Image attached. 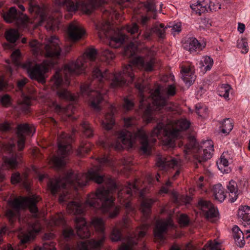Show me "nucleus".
<instances>
[{
	"label": "nucleus",
	"instance_id": "obj_54",
	"mask_svg": "<svg viewBox=\"0 0 250 250\" xmlns=\"http://www.w3.org/2000/svg\"><path fill=\"white\" fill-rule=\"evenodd\" d=\"M188 217L184 214L180 215L178 219V223L181 227H186L189 224Z\"/></svg>",
	"mask_w": 250,
	"mask_h": 250
},
{
	"label": "nucleus",
	"instance_id": "obj_19",
	"mask_svg": "<svg viewBox=\"0 0 250 250\" xmlns=\"http://www.w3.org/2000/svg\"><path fill=\"white\" fill-rule=\"evenodd\" d=\"M154 34L152 29H146L141 36L139 33L136 37H132L133 41L131 42L125 47L126 52L129 51L131 53L134 52L138 45H140L144 41H150L153 39Z\"/></svg>",
	"mask_w": 250,
	"mask_h": 250
},
{
	"label": "nucleus",
	"instance_id": "obj_14",
	"mask_svg": "<svg viewBox=\"0 0 250 250\" xmlns=\"http://www.w3.org/2000/svg\"><path fill=\"white\" fill-rule=\"evenodd\" d=\"M41 230V226L38 221L36 222L32 225L31 227L27 230H21L18 233V237L20 240V247L19 250H21L25 245L30 243L33 240L37 233L39 232ZM3 250H14L13 247L11 245H8L6 248L4 249Z\"/></svg>",
	"mask_w": 250,
	"mask_h": 250
},
{
	"label": "nucleus",
	"instance_id": "obj_49",
	"mask_svg": "<svg viewBox=\"0 0 250 250\" xmlns=\"http://www.w3.org/2000/svg\"><path fill=\"white\" fill-rule=\"evenodd\" d=\"M15 144L13 143H5L3 142H0V147L1 150L8 153H12L14 148L15 147Z\"/></svg>",
	"mask_w": 250,
	"mask_h": 250
},
{
	"label": "nucleus",
	"instance_id": "obj_52",
	"mask_svg": "<svg viewBox=\"0 0 250 250\" xmlns=\"http://www.w3.org/2000/svg\"><path fill=\"white\" fill-rule=\"evenodd\" d=\"M125 30L131 35L137 33L139 30L138 25L136 23H132L130 24L126 25L125 27Z\"/></svg>",
	"mask_w": 250,
	"mask_h": 250
},
{
	"label": "nucleus",
	"instance_id": "obj_40",
	"mask_svg": "<svg viewBox=\"0 0 250 250\" xmlns=\"http://www.w3.org/2000/svg\"><path fill=\"white\" fill-rule=\"evenodd\" d=\"M153 34L157 36L159 38L164 39L165 36V28L163 23L156 24L152 28Z\"/></svg>",
	"mask_w": 250,
	"mask_h": 250
},
{
	"label": "nucleus",
	"instance_id": "obj_63",
	"mask_svg": "<svg viewBox=\"0 0 250 250\" xmlns=\"http://www.w3.org/2000/svg\"><path fill=\"white\" fill-rule=\"evenodd\" d=\"M134 106L133 102L128 98H125L124 103V108L127 110H130Z\"/></svg>",
	"mask_w": 250,
	"mask_h": 250
},
{
	"label": "nucleus",
	"instance_id": "obj_7",
	"mask_svg": "<svg viewBox=\"0 0 250 250\" xmlns=\"http://www.w3.org/2000/svg\"><path fill=\"white\" fill-rule=\"evenodd\" d=\"M59 43L60 41L58 37L52 36L48 39L47 43L43 46L39 44L37 40L31 41L29 44L33 48L34 55H38L42 52L46 57L58 58L61 52Z\"/></svg>",
	"mask_w": 250,
	"mask_h": 250
},
{
	"label": "nucleus",
	"instance_id": "obj_32",
	"mask_svg": "<svg viewBox=\"0 0 250 250\" xmlns=\"http://www.w3.org/2000/svg\"><path fill=\"white\" fill-rule=\"evenodd\" d=\"M213 195L215 200L220 203L222 202L226 198V194L222 185H215L212 188Z\"/></svg>",
	"mask_w": 250,
	"mask_h": 250
},
{
	"label": "nucleus",
	"instance_id": "obj_64",
	"mask_svg": "<svg viewBox=\"0 0 250 250\" xmlns=\"http://www.w3.org/2000/svg\"><path fill=\"white\" fill-rule=\"evenodd\" d=\"M211 25V23L209 22V21L208 19H202L201 25L199 26V29L201 30H205L206 29L209 28Z\"/></svg>",
	"mask_w": 250,
	"mask_h": 250
},
{
	"label": "nucleus",
	"instance_id": "obj_42",
	"mask_svg": "<svg viewBox=\"0 0 250 250\" xmlns=\"http://www.w3.org/2000/svg\"><path fill=\"white\" fill-rule=\"evenodd\" d=\"M101 60L109 63L115 58L114 53L108 49H104L101 52Z\"/></svg>",
	"mask_w": 250,
	"mask_h": 250
},
{
	"label": "nucleus",
	"instance_id": "obj_39",
	"mask_svg": "<svg viewBox=\"0 0 250 250\" xmlns=\"http://www.w3.org/2000/svg\"><path fill=\"white\" fill-rule=\"evenodd\" d=\"M5 38L10 42L14 43L20 38V34L17 30L10 29L6 32Z\"/></svg>",
	"mask_w": 250,
	"mask_h": 250
},
{
	"label": "nucleus",
	"instance_id": "obj_5",
	"mask_svg": "<svg viewBox=\"0 0 250 250\" xmlns=\"http://www.w3.org/2000/svg\"><path fill=\"white\" fill-rule=\"evenodd\" d=\"M96 231L99 233L97 240L91 239L85 241H81L78 243L77 247H72L66 244L65 250H100L105 240L104 233V222L101 218L94 217L91 222Z\"/></svg>",
	"mask_w": 250,
	"mask_h": 250
},
{
	"label": "nucleus",
	"instance_id": "obj_46",
	"mask_svg": "<svg viewBox=\"0 0 250 250\" xmlns=\"http://www.w3.org/2000/svg\"><path fill=\"white\" fill-rule=\"evenodd\" d=\"M34 250H56L54 243L51 241H45L42 247L37 246Z\"/></svg>",
	"mask_w": 250,
	"mask_h": 250
},
{
	"label": "nucleus",
	"instance_id": "obj_4",
	"mask_svg": "<svg viewBox=\"0 0 250 250\" xmlns=\"http://www.w3.org/2000/svg\"><path fill=\"white\" fill-rule=\"evenodd\" d=\"M213 151V145L211 141H204L199 146L194 138L189 140V142L185 146L184 149L186 158H188L189 154H193L196 168L199 167L198 165H202L203 162L210 159Z\"/></svg>",
	"mask_w": 250,
	"mask_h": 250
},
{
	"label": "nucleus",
	"instance_id": "obj_51",
	"mask_svg": "<svg viewBox=\"0 0 250 250\" xmlns=\"http://www.w3.org/2000/svg\"><path fill=\"white\" fill-rule=\"evenodd\" d=\"M237 46L242 49L241 52L244 54L247 53L249 51L248 44L246 39H241L237 42Z\"/></svg>",
	"mask_w": 250,
	"mask_h": 250
},
{
	"label": "nucleus",
	"instance_id": "obj_10",
	"mask_svg": "<svg viewBox=\"0 0 250 250\" xmlns=\"http://www.w3.org/2000/svg\"><path fill=\"white\" fill-rule=\"evenodd\" d=\"M104 0H84L81 1L73 0H55V3L58 6H65L69 12H74L81 6L87 14H90L96 8L101 6L104 3Z\"/></svg>",
	"mask_w": 250,
	"mask_h": 250
},
{
	"label": "nucleus",
	"instance_id": "obj_44",
	"mask_svg": "<svg viewBox=\"0 0 250 250\" xmlns=\"http://www.w3.org/2000/svg\"><path fill=\"white\" fill-rule=\"evenodd\" d=\"M233 125L229 118L224 119L221 125V132L224 134H228L233 128Z\"/></svg>",
	"mask_w": 250,
	"mask_h": 250
},
{
	"label": "nucleus",
	"instance_id": "obj_48",
	"mask_svg": "<svg viewBox=\"0 0 250 250\" xmlns=\"http://www.w3.org/2000/svg\"><path fill=\"white\" fill-rule=\"evenodd\" d=\"M52 222L55 226L64 225L65 223L63 214L59 213L52 218Z\"/></svg>",
	"mask_w": 250,
	"mask_h": 250
},
{
	"label": "nucleus",
	"instance_id": "obj_37",
	"mask_svg": "<svg viewBox=\"0 0 250 250\" xmlns=\"http://www.w3.org/2000/svg\"><path fill=\"white\" fill-rule=\"evenodd\" d=\"M31 105V99L29 97H25L19 102L17 106L18 110L23 113H28Z\"/></svg>",
	"mask_w": 250,
	"mask_h": 250
},
{
	"label": "nucleus",
	"instance_id": "obj_1",
	"mask_svg": "<svg viewBox=\"0 0 250 250\" xmlns=\"http://www.w3.org/2000/svg\"><path fill=\"white\" fill-rule=\"evenodd\" d=\"M135 86L139 92L140 108L143 109L146 106L142 116L143 120L147 124L153 121H160L151 132L152 138L149 140L143 127L139 128L137 126V120L134 118L128 117L124 119L125 129L118 132L115 142L100 141V145L104 149L114 147L117 150H120L123 148V145L132 147L138 138L141 144V150L146 153L151 149L149 142L155 143L156 139L153 137H157L159 139H162L165 145L173 146L175 139L179 136L180 132L188 129L190 123L186 119H180L175 122L171 128L167 126L166 124L170 123L168 121L167 113L178 112V105L173 103H167L161 96L159 88L156 89L147 99H146L144 93L145 87L143 83L137 82Z\"/></svg>",
	"mask_w": 250,
	"mask_h": 250
},
{
	"label": "nucleus",
	"instance_id": "obj_36",
	"mask_svg": "<svg viewBox=\"0 0 250 250\" xmlns=\"http://www.w3.org/2000/svg\"><path fill=\"white\" fill-rule=\"evenodd\" d=\"M29 10L30 13L35 12L37 15L40 17L41 21L39 23L40 25L42 24V22L45 21L46 17L44 10L38 5L33 4L32 2H30Z\"/></svg>",
	"mask_w": 250,
	"mask_h": 250
},
{
	"label": "nucleus",
	"instance_id": "obj_20",
	"mask_svg": "<svg viewBox=\"0 0 250 250\" xmlns=\"http://www.w3.org/2000/svg\"><path fill=\"white\" fill-rule=\"evenodd\" d=\"M35 132L34 126L27 123L19 124L17 127V134L18 137V146L20 151L24 147L25 137L24 134L30 135Z\"/></svg>",
	"mask_w": 250,
	"mask_h": 250
},
{
	"label": "nucleus",
	"instance_id": "obj_60",
	"mask_svg": "<svg viewBox=\"0 0 250 250\" xmlns=\"http://www.w3.org/2000/svg\"><path fill=\"white\" fill-rule=\"evenodd\" d=\"M21 52L19 49H17L12 52L11 58L14 63L18 64Z\"/></svg>",
	"mask_w": 250,
	"mask_h": 250
},
{
	"label": "nucleus",
	"instance_id": "obj_13",
	"mask_svg": "<svg viewBox=\"0 0 250 250\" xmlns=\"http://www.w3.org/2000/svg\"><path fill=\"white\" fill-rule=\"evenodd\" d=\"M101 32L110 39L109 45L113 48H117L120 47L127 39L126 36L121 32L111 30L109 21H106L105 25L101 28Z\"/></svg>",
	"mask_w": 250,
	"mask_h": 250
},
{
	"label": "nucleus",
	"instance_id": "obj_15",
	"mask_svg": "<svg viewBox=\"0 0 250 250\" xmlns=\"http://www.w3.org/2000/svg\"><path fill=\"white\" fill-rule=\"evenodd\" d=\"M191 8L197 14L201 15L206 12L216 11L221 9V4L217 1L204 0L202 1H197L190 5Z\"/></svg>",
	"mask_w": 250,
	"mask_h": 250
},
{
	"label": "nucleus",
	"instance_id": "obj_12",
	"mask_svg": "<svg viewBox=\"0 0 250 250\" xmlns=\"http://www.w3.org/2000/svg\"><path fill=\"white\" fill-rule=\"evenodd\" d=\"M40 199V198L37 195H33L31 197H21L9 201L8 204L17 212L21 208H28L32 213H36L38 212L37 204Z\"/></svg>",
	"mask_w": 250,
	"mask_h": 250
},
{
	"label": "nucleus",
	"instance_id": "obj_57",
	"mask_svg": "<svg viewBox=\"0 0 250 250\" xmlns=\"http://www.w3.org/2000/svg\"><path fill=\"white\" fill-rule=\"evenodd\" d=\"M226 154L223 153L221 156L220 162L219 163H217L219 169L222 168L223 167H226L229 166V162L226 157Z\"/></svg>",
	"mask_w": 250,
	"mask_h": 250
},
{
	"label": "nucleus",
	"instance_id": "obj_58",
	"mask_svg": "<svg viewBox=\"0 0 250 250\" xmlns=\"http://www.w3.org/2000/svg\"><path fill=\"white\" fill-rule=\"evenodd\" d=\"M12 129L11 124L8 122L0 123V132L6 133Z\"/></svg>",
	"mask_w": 250,
	"mask_h": 250
},
{
	"label": "nucleus",
	"instance_id": "obj_29",
	"mask_svg": "<svg viewBox=\"0 0 250 250\" xmlns=\"http://www.w3.org/2000/svg\"><path fill=\"white\" fill-rule=\"evenodd\" d=\"M232 231L236 245L240 248H243L245 244L243 232L236 225L233 227Z\"/></svg>",
	"mask_w": 250,
	"mask_h": 250
},
{
	"label": "nucleus",
	"instance_id": "obj_25",
	"mask_svg": "<svg viewBox=\"0 0 250 250\" xmlns=\"http://www.w3.org/2000/svg\"><path fill=\"white\" fill-rule=\"evenodd\" d=\"M201 43L194 37L188 38L184 43V47L190 53L201 51L203 48Z\"/></svg>",
	"mask_w": 250,
	"mask_h": 250
},
{
	"label": "nucleus",
	"instance_id": "obj_47",
	"mask_svg": "<svg viewBox=\"0 0 250 250\" xmlns=\"http://www.w3.org/2000/svg\"><path fill=\"white\" fill-rule=\"evenodd\" d=\"M110 237L111 240L114 242H117L121 240L122 238L121 230L117 227H114L112 229Z\"/></svg>",
	"mask_w": 250,
	"mask_h": 250
},
{
	"label": "nucleus",
	"instance_id": "obj_45",
	"mask_svg": "<svg viewBox=\"0 0 250 250\" xmlns=\"http://www.w3.org/2000/svg\"><path fill=\"white\" fill-rule=\"evenodd\" d=\"M81 125L83 129V133L85 136L90 137L93 136V129L88 122L85 121H83L81 124Z\"/></svg>",
	"mask_w": 250,
	"mask_h": 250
},
{
	"label": "nucleus",
	"instance_id": "obj_50",
	"mask_svg": "<svg viewBox=\"0 0 250 250\" xmlns=\"http://www.w3.org/2000/svg\"><path fill=\"white\" fill-rule=\"evenodd\" d=\"M5 215L12 225L17 219V212L12 209H7L5 211Z\"/></svg>",
	"mask_w": 250,
	"mask_h": 250
},
{
	"label": "nucleus",
	"instance_id": "obj_56",
	"mask_svg": "<svg viewBox=\"0 0 250 250\" xmlns=\"http://www.w3.org/2000/svg\"><path fill=\"white\" fill-rule=\"evenodd\" d=\"M218 246L219 244L217 242L213 243L210 241L205 245L203 250H221L217 249Z\"/></svg>",
	"mask_w": 250,
	"mask_h": 250
},
{
	"label": "nucleus",
	"instance_id": "obj_26",
	"mask_svg": "<svg viewBox=\"0 0 250 250\" xmlns=\"http://www.w3.org/2000/svg\"><path fill=\"white\" fill-rule=\"evenodd\" d=\"M116 111L115 107L112 105L110 106V111L105 115L104 119L102 121V125L105 129L110 130L115 124L114 114Z\"/></svg>",
	"mask_w": 250,
	"mask_h": 250
},
{
	"label": "nucleus",
	"instance_id": "obj_61",
	"mask_svg": "<svg viewBox=\"0 0 250 250\" xmlns=\"http://www.w3.org/2000/svg\"><path fill=\"white\" fill-rule=\"evenodd\" d=\"M55 20L50 18L47 21V24L45 25V27L47 30H54L56 29V25L55 23Z\"/></svg>",
	"mask_w": 250,
	"mask_h": 250
},
{
	"label": "nucleus",
	"instance_id": "obj_27",
	"mask_svg": "<svg viewBox=\"0 0 250 250\" xmlns=\"http://www.w3.org/2000/svg\"><path fill=\"white\" fill-rule=\"evenodd\" d=\"M181 71L182 78L185 83L189 85H191L196 79V76L192 72L191 68L188 66H182Z\"/></svg>",
	"mask_w": 250,
	"mask_h": 250
},
{
	"label": "nucleus",
	"instance_id": "obj_62",
	"mask_svg": "<svg viewBox=\"0 0 250 250\" xmlns=\"http://www.w3.org/2000/svg\"><path fill=\"white\" fill-rule=\"evenodd\" d=\"M222 90L220 92H224L223 94H220V95L224 97L225 99H227L229 96V90L230 88V85L227 84H225L224 87H222Z\"/></svg>",
	"mask_w": 250,
	"mask_h": 250
},
{
	"label": "nucleus",
	"instance_id": "obj_17",
	"mask_svg": "<svg viewBox=\"0 0 250 250\" xmlns=\"http://www.w3.org/2000/svg\"><path fill=\"white\" fill-rule=\"evenodd\" d=\"M156 165L160 169L167 170L169 168H173L176 169L172 179L174 180L180 173L179 167L180 162L175 158L171 157L166 158L162 156H158Z\"/></svg>",
	"mask_w": 250,
	"mask_h": 250
},
{
	"label": "nucleus",
	"instance_id": "obj_41",
	"mask_svg": "<svg viewBox=\"0 0 250 250\" xmlns=\"http://www.w3.org/2000/svg\"><path fill=\"white\" fill-rule=\"evenodd\" d=\"M57 94L62 99L71 101H74L76 100V96L73 95L69 91L65 89L58 91Z\"/></svg>",
	"mask_w": 250,
	"mask_h": 250
},
{
	"label": "nucleus",
	"instance_id": "obj_2",
	"mask_svg": "<svg viewBox=\"0 0 250 250\" xmlns=\"http://www.w3.org/2000/svg\"><path fill=\"white\" fill-rule=\"evenodd\" d=\"M100 168L94 167L89 169L86 173H74L70 171L65 177L50 179L47 187L51 193L55 195L61 189H64L59 198L60 203L65 202L71 195L67 188H72L78 190L85 186L89 181L97 184L104 183L96 190V193H91L87 196L86 206L96 209H100L104 213H109V218H115L119 213L120 208L115 206V198L112 193L117 189V185L110 176L100 175Z\"/></svg>",
	"mask_w": 250,
	"mask_h": 250
},
{
	"label": "nucleus",
	"instance_id": "obj_34",
	"mask_svg": "<svg viewBox=\"0 0 250 250\" xmlns=\"http://www.w3.org/2000/svg\"><path fill=\"white\" fill-rule=\"evenodd\" d=\"M62 71L61 69L57 70L50 80V84L53 90L57 89L62 83Z\"/></svg>",
	"mask_w": 250,
	"mask_h": 250
},
{
	"label": "nucleus",
	"instance_id": "obj_22",
	"mask_svg": "<svg viewBox=\"0 0 250 250\" xmlns=\"http://www.w3.org/2000/svg\"><path fill=\"white\" fill-rule=\"evenodd\" d=\"M68 39L71 42L80 40L85 34L84 30L77 22H71L68 28Z\"/></svg>",
	"mask_w": 250,
	"mask_h": 250
},
{
	"label": "nucleus",
	"instance_id": "obj_18",
	"mask_svg": "<svg viewBox=\"0 0 250 250\" xmlns=\"http://www.w3.org/2000/svg\"><path fill=\"white\" fill-rule=\"evenodd\" d=\"M1 15L7 23L15 22L24 24L28 20L27 16H23L22 12L18 11L15 7H11L7 11L2 12Z\"/></svg>",
	"mask_w": 250,
	"mask_h": 250
},
{
	"label": "nucleus",
	"instance_id": "obj_30",
	"mask_svg": "<svg viewBox=\"0 0 250 250\" xmlns=\"http://www.w3.org/2000/svg\"><path fill=\"white\" fill-rule=\"evenodd\" d=\"M227 187L229 194V201L233 203L237 199L239 194L237 184L235 181L231 180Z\"/></svg>",
	"mask_w": 250,
	"mask_h": 250
},
{
	"label": "nucleus",
	"instance_id": "obj_31",
	"mask_svg": "<svg viewBox=\"0 0 250 250\" xmlns=\"http://www.w3.org/2000/svg\"><path fill=\"white\" fill-rule=\"evenodd\" d=\"M156 201L157 200L153 198H145L142 200L140 209L146 217H147L151 212V207Z\"/></svg>",
	"mask_w": 250,
	"mask_h": 250
},
{
	"label": "nucleus",
	"instance_id": "obj_33",
	"mask_svg": "<svg viewBox=\"0 0 250 250\" xmlns=\"http://www.w3.org/2000/svg\"><path fill=\"white\" fill-rule=\"evenodd\" d=\"M68 213L74 214H81L84 212V209L82 204L77 202L71 201L67 205Z\"/></svg>",
	"mask_w": 250,
	"mask_h": 250
},
{
	"label": "nucleus",
	"instance_id": "obj_59",
	"mask_svg": "<svg viewBox=\"0 0 250 250\" xmlns=\"http://www.w3.org/2000/svg\"><path fill=\"white\" fill-rule=\"evenodd\" d=\"M62 234L65 239H69L75 235L74 230L70 227L65 228L62 231Z\"/></svg>",
	"mask_w": 250,
	"mask_h": 250
},
{
	"label": "nucleus",
	"instance_id": "obj_6",
	"mask_svg": "<svg viewBox=\"0 0 250 250\" xmlns=\"http://www.w3.org/2000/svg\"><path fill=\"white\" fill-rule=\"evenodd\" d=\"M97 52L93 48L86 49L83 56L78 58L75 62H72L64 65L63 73L65 75V80L66 84L70 83V75L82 73L85 68V62L86 59L93 61L96 58Z\"/></svg>",
	"mask_w": 250,
	"mask_h": 250
},
{
	"label": "nucleus",
	"instance_id": "obj_21",
	"mask_svg": "<svg viewBox=\"0 0 250 250\" xmlns=\"http://www.w3.org/2000/svg\"><path fill=\"white\" fill-rule=\"evenodd\" d=\"M174 227V223L170 216H169L166 219L158 220L154 229L155 238L163 240L164 238V234L167 231L168 229H172Z\"/></svg>",
	"mask_w": 250,
	"mask_h": 250
},
{
	"label": "nucleus",
	"instance_id": "obj_16",
	"mask_svg": "<svg viewBox=\"0 0 250 250\" xmlns=\"http://www.w3.org/2000/svg\"><path fill=\"white\" fill-rule=\"evenodd\" d=\"M147 228V226L146 225L138 228L136 233L129 236L126 244H123L119 250H136L134 246L137 244L138 242L144 237Z\"/></svg>",
	"mask_w": 250,
	"mask_h": 250
},
{
	"label": "nucleus",
	"instance_id": "obj_3",
	"mask_svg": "<svg viewBox=\"0 0 250 250\" xmlns=\"http://www.w3.org/2000/svg\"><path fill=\"white\" fill-rule=\"evenodd\" d=\"M156 59L153 57H137L134 58L129 64L124 67L122 72L115 73H109L107 70L102 72L98 68L95 67L92 71L93 80L90 84H83L81 86V91L83 96L89 98L90 106L95 110L100 111L101 110L100 104L103 100V95L106 93L104 90V80H110V86L111 88L115 89L123 86L128 78V83H132L135 79L133 73V65L146 72L154 70Z\"/></svg>",
	"mask_w": 250,
	"mask_h": 250
},
{
	"label": "nucleus",
	"instance_id": "obj_8",
	"mask_svg": "<svg viewBox=\"0 0 250 250\" xmlns=\"http://www.w3.org/2000/svg\"><path fill=\"white\" fill-rule=\"evenodd\" d=\"M72 137L64 132L58 136V155L54 156L51 159V162L55 167L59 168L65 164V158L72 150Z\"/></svg>",
	"mask_w": 250,
	"mask_h": 250
},
{
	"label": "nucleus",
	"instance_id": "obj_28",
	"mask_svg": "<svg viewBox=\"0 0 250 250\" xmlns=\"http://www.w3.org/2000/svg\"><path fill=\"white\" fill-rule=\"evenodd\" d=\"M52 107L56 113L61 116V119L63 121H67L68 119L71 116V114L68 113V110L72 107L71 105L66 107H62L60 105L54 102L52 104Z\"/></svg>",
	"mask_w": 250,
	"mask_h": 250
},
{
	"label": "nucleus",
	"instance_id": "obj_53",
	"mask_svg": "<svg viewBox=\"0 0 250 250\" xmlns=\"http://www.w3.org/2000/svg\"><path fill=\"white\" fill-rule=\"evenodd\" d=\"M22 181V177L19 172H14L11 176V183L13 185H16Z\"/></svg>",
	"mask_w": 250,
	"mask_h": 250
},
{
	"label": "nucleus",
	"instance_id": "obj_38",
	"mask_svg": "<svg viewBox=\"0 0 250 250\" xmlns=\"http://www.w3.org/2000/svg\"><path fill=\"white\" fill-rule=\"evenodd\" d=\"M212 64L213 60L208 56L203 57L199 63V67L206 71L209 70L211 69Z\"/></svg>",
	"mask_w": 250,
	"mask_h": 250
},
{
	"label": "nucleus",
	"instance_id": "obj_11",
	"mask_svg": "<svg viewBox=\"0 0 250 250\" xmlns=\"http://www.w3.org/2000/svg\"><path fill=\"white\" fill-rule=\"evenodd\" d=\"M138 194L141 197L144 196V190H139L137 187V181L135 180L133 183L127 182V185L118 191V197L120 203L129 208L131 197Z\"/></svg>",
	"mask_w": 250,
	"mask_h": 250
},
{
	"label": "nucleus",
	"instance_id": "obj_55",
	"mask_svg": "<svg viewBox=\"0 0 250 250\" xmlns=\"http://www.w3.org/2000/svg\"><path fill=\"white\" fill-rule=\"evenodd\" d=\"M0 102L2 105L5 107H8L11 104V98L8 94L0 96Z\"/></svg>",
	"mask_w": 250,
	"mask_h": 250
},
{
	"label": "nucleus",
	"instance_id": "obj_24",
	"mask_svg": "<svg viewBox=\"0 0 250 250\" xmlns=\"http://www.w3.org/2000/svg\"><path fill=\"white\" fill-rule=\"evenodd\" d=\"M78 235L81 238H87L90 236V232L84 218L77 217L75 219Z\"/></svg>",
	"mask_w": 250,
	"mask_h": 250
},
{
	"label": "nucleus",
	"instance_id": "obj_35",
	"mask_svg": "<svg viewBox=\"0 0 250 250\" xmlns=\"http://www.w3.org/2000/svg\"><path fill=\"white\" fill-rule=\"evenodd\" d=\"M239 219L250 225V207L248 206L241 207L238 211Z\"/></svg>",
	"mask_w": 250,
	"mask_h": 250
},
{
	"label": "nucleus",
	"instance_id": "obj_9",
	"mask_svg": "<svg viewBox=\"0 0 250 250\" xmlns=\"http://www.w3.org/2000/svg\"><path fill=\"white\" fill-rule=\"evenodd\" d=\"M54 61L44 60L41 63L33 65L31 62H26L23 65L26 68L29 77L33 80L43 83H45V75L49 69L53 67L55 63Z\"/></svg>",
	"mask_w": 250,
	"mask_h": 250
},
{
	"label": "nucleus",
	"instance_id": "obj_23",
	"mask_svg": "<svg viewBox=\"0 0 250 250\" xmlns=\"http://www.w3.org/2000/svg\"><path fill=\"white\" fill-rule=\"evenodd\" d=\"M198 207L205 213L208 219L216 217L218 215V211L212 204L209 201L201 199L198 201Z\"/></svg>",
	"mask_w": 250,
	"mask_h": 250
},
{
	"label": "nucleus",
	"instance_id": "obj_43",
	"mask_svg": "<svg viewBox=\"0 0 250 250\" xmlns=\"http://www.w3.org/2000/svg\"><path fill=\"white\" fill-rule=\"evenodd\" d=\"M92 145L87 142H83L77 150V155L82 156L88 153L91 149Z\"/></svg>",
	"mask_w": 250,
	"mask_h": 250
}]
</instances>
